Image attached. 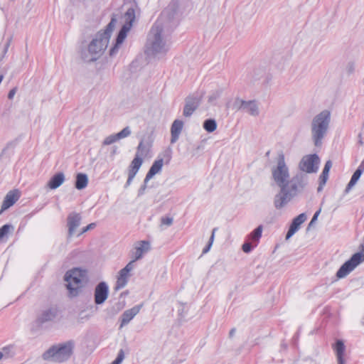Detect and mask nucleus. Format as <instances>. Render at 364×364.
I'll return each mask as SVG.
<instances>
[{"label":"nucleus","instance_id":"38","mask_svg":"<svg viewBox=\"0 0 364 364\" xmlns=\"http://www.w3.org/2000/svg\"><path fill=\"white\" fill-rule=\"evenodd\" d=\"M16 92V87L13 88L9 92L8 97L9 99L11 100L14 97L15 94Z\"/></svg>","mask_w":364,"mask_h":364},{"label":"nucleus","instance_id":"33","mask_svg":"<svg viewBox=\"0 0 364 364\" xmlns=\"http://www.w3.org/2000/svg\"><path fill=\"white\" fill-rule=\"evenodd\" d=\"M124 358V353L123 350H120L118 353L117 358L111 364H120Z\"/></svg>","mask_w":364,"mask_h":364},{"label":"nucleus","instance_id":"37","mask_svg":"<svg viewBox=\"0 0 364 364\" xmlns=\"http://www.w3.org/2000/svg\"><path fill=\"white\" fill-rule=\"evenodd\" d=\"M95 226H96V224L94 223L89 224L87 226H86L85 228H83L82 233L85 232L86 231L94 228Z\"/></svg>","mask_w":364,"mask_h":364},{"label":"nucleus","instance_id":"40","mask_svg":"<svg viewBox=\"0 0 364 364\" xmlns=\"http://www.w3.org/2000/svg\"><path fill=\"white\" fill-rule=\"evenodd\" d=\"M336 276L338 279L341 278V267L337 271Z\"/></svg>","mask_w":364,"mask_h":364},{"label":"nucleus","instance_id":"31","mask_svg":"<svg viewBox=\"0 0 364 364\" xmlns=\"http://www.w3.org/2000/svg\"><path fill=\"white\" fill-rule=\"evenodd\" d=\"M118 140H119V138L117 136V134H112V135L108 136L107 137H106L105 139V140L103 141V144L104 145H109V144L114 143L115 141H117Z\"/></svg>","mask_w":364,"mask_h":364},{"label":"nucleus","instance_id":"3","mask_svg":"<svg viewBox=\"0 0 364 364\" xmlns=\"http://www.w3.org/2000/svg\"><path fill=\"white\" fill-rule=\"evenodd\" d=\"M272 174L274 182L280 187L281 191H285L289 186L290 175L283 153L278 155L277 164L272 168Z\"/></svg>","mask_w":364,"mask_h":364},{"label":"nucleus","instance_id":"25","mask_svg":"<svg viewBox=\"0 0 364 364\" xmlns=\"http://www.w3.org/2000/svg\"><path fill=\"white\" fill-rule=\"evenodd\" d=\"M247 111L252 115L257 114V106L254 102H245L242 103Z\"/></svg>","mask_w":364,"mask_h":364},{"label":"nucleus","instance_id":"20","mask_svg":"<svg viewBox=\"0 0 364 364\" xmlns=\"http://www.w3.org/2000/svg\"><path fill=\"white\" fill-rule=\"evenodd\" d=\"M363 171L361 170V168H357L355 171L353 173L350 182L347 185L345 191L348 193L350 188L355 186V184L357 183V181L359 180L361 174L363 173Z\"/></svg>","mask_w":364,"mask_h":364},{"label":"nucleus","instance_id":"14","mask_svg":"<svg viewBox=\"0 0 364 364\" xmlns=\"http://www.w3.org/2000/svg\"><path fill=\"white\" fill-rule=\"evenodd\" d=\"M150 248L149 242L141 241L137 246L135 247L134 259L132 260L134 262L140 259L143 254L147 252Z\"/></svg>","mask_w":364,"mask_h":364},{"label":"nucleus","instance_id":"16","mask_svg":"<svg viewBox=\"0 0 364 364\" xmlns=\"http://www.w3.org/2000/svg\"><path fill=\"white\" fill-rule=\"evenodd\" d=\"M65 181V176L63 173H58L55 174L48 181V186L50 189H55L58 188Z\"/></svg>","mask_w":364,"mask_h":364},{"label":"nucleus","instance_id":"27","mask_svg":"<svg viewBox=\"0 0 364 364\" xmlns=\"http://www.w3.org/2000/svg\"><path fill=\"white\" fill-rule=\"evenodd\" d=\"M204 129L208 132H214L217 128V124L213 119H207L203 124Z\"/></svg>","mask_w":364,"mask_h":364},{"label":"nucleus","instance_id":"19","mask_svg":"<svg viewBox=\"0 0 364 364\" xmlns=\"http://www.w3.org/2000/svg\"><path fill=\"white\" fill-rule=\"evenodd\" d=\"M88 183V178L85 173H77L76 176L75 188L78 190L85 188Z\"/></svg>","mask_w":364,"mask_h":364},{"label":"nucleus","instance_id":"8","mask_svg":"<svg viewBox=\"0 0 364 364\" xmlns=\"http://www.w3.org/2000/svg\"><path fill=\"white\" fill-rule=\"evenodd\" d=\"M143 164V159L139 155V154H136L134 158L131 161L127 173H128V178H127V183L129 184L133 179L134 178L135 176L136 175L137 172L139 171L140 167Z\"/></svg>","mask_w":364,"mask_h":364},{"label":"nucleus","instance_id":"44","mask_svg":"<svg viewBox=\"0 0 364 364\" xmlns=\"http://www.w3.org/2000/svg\"><path fill=\"white\" fill-rule=\"evenodd\" d=\"M3 358V353L0 352V360Z\"/></svg>","mask_w":364,"mask_h":364},{"label":"nucleus","instance_id":"46","mask_svg":"<svg viewBox=\"0 0 364 364\" xmlns=\"http://www.w3.org/2000/svg\"><path fill=\"white\" fill-rule=\"evenodd\" d=\"M169 160H170V156L168 155L167 156V161L166 162H168Z\"/></svg>","mask_w":364,"mask_h":364},{"label":"nucleus","instance_id":"12","mask_svg":"<svg viewBox=\"0 0 364 364\" xmlns=\"http://www.w3.org/2000/svg\"><path fill=\"white\" fill-rule=\"evenodd\" d=\"M140 311V306H136L124 312L122 316V321L120 327H123L127 324Z\"/></svg>","mask_w":364,"mask_h":364},{"label":"nucleus","instance_id":"4","mask_svg":"<svg viewBox=\"0 0 364 364\" xmlns=\"http://www.w3.org/2000/svg\"><path fill=\"white\" fill-rule=\"evenodd\" d=\"M330 122V112L327 110L316 115L312 122V136L315 146H320Z\"/></svg>","mask_w":364,"mask_h":364},{"label":"nucleus","instance_id":"42","mask_svg":"<svg viewBox=\"0 0 364 364\" xmlns=\"http://www.w3.org/2000/svg\"><path fill=\"white\" fill-rule=\"evenodd\" d=\"M342 348H343V364H344V350H345V346L344 344L343 343V346H342Z\"/></svg>","mask_w":364,"mask_h":364},{"label":"nucleus","instance_id":"5","mask_svg":"<svg viewBox=\"0 0 364 364\" xmlns=\"http://www.w3.org/2000/svg\"><path fill=\"white\" fill-rule=\"evenodd\" d=\"M73 344L70 341L53 346L43 354V358L55 362H63L70 357L73 353Z\"/></svg>","mask_w":364,"mask_h":364},{"label":"nucleus","instance_id":"35","mask_svg":"<svg viewBox=\"0 0 364 364\" xmlns=\"http://www.w3.org/2000/svg\"><path fill=\"white\" fill-rule=\"evenodd\" d=\"M252 245L250 242H246L242 245V249L243 252L248 253L251 251Z\"/></svg>","mask_w":364,"mask_h":364},{"label":"nucleus","instance_id":"13","mask_svg":"<svg viewBox=\"0 0 364 364\" xmlns=\"http://www.w3.org/2000/svg\"><path fill=\"white\" fill-rule=\"evenodd\" d=\"M164 165V160L163 159H156L152 166H151L149 171L146 173L145 181H149L151 178H153L154 175L159 173L163 167Z\"/></svg>","mask_w":364,"mask_h":364},{"label":"nucleus","instance_id":"29","mask_svg":"<svg viewBox=\"0 0 364 364\" xmlns=\"http://www.w3.org/2000/svg\"><path fill=\"white\" fill-rule=\"evenodd\" d=\"M126 20L128 21V25L132 27V23L135 18V12L133 9H129L125 14Z\"/></svg>","mask_w":364,"mask_h":364},{"label":"nucleus","instance_id":"32","mask_svg":"<svg viewBox=\"0 0 364 364\" xmlns=\"http://www.w3.org/2000/svg\"><path fill=\"white\" fill-rule=\"evenodd\" d=\"M119 140L128 136L130 134V130L129 127L124 128L121 132L117 134Z\"/></svg>","mask_w":364,"mask_h":364},{"label":"nucleus","instance_id":"18","mask_svg":"<svg viewBox=\"0 0 364 364\" xmlns=\"http://www.w3.org/2000/svg\"><path fill=\"white\" fill-rule=\"evenodd\" d=\"M183 123L181 120H175L171 126V141L174 142L177 140L182 129H183Z\"/></svg>","mask_w":364,"mask_h":364},{"label":"nucleus","instance_id":"47","mask_svg":"<svg viewBox=\"0 0 364 364\" xmlns=\"http://www.w3.org/2000/svg\"><path fill=\"white\" fill-rule=\"evenodd\" d=\"M363 84L364 85V78L363 79Z\"/></svg>","mask_w":364,"mask_h":364},{"label":"nucleus","instance_id":"2","mask_svg":"<svg viewBox=\"0 0 364 364\" xmlns=\"http://www.w3.org/2000/svg\"><path fill=\"white\" fill-rule=\"evenodd\" d=\"M87 279L86 271L80 268H73L66 272L65 280L70 296H77Z\"/></svg>","mask_w":364,"mask_h":364},{"label":"nucleus","instance_id":"34","mask_svg":"<svg viewBox=\"0 0 364 364\" xmlns=\"http://www.w3.org/2000/svg\"><path fill=\"white\" fill-rule=\"evenodd\" d=\"M215 229H214L213 230V232H212V235L210 238V241L208 242V245H207V247L203 250V253H206L209 251L212 244H213V240H214V236H215Z\"/></svg>","mask_w":364,"mask_h":364},{"label":"nucleus","instance_id":"6","mask_svg":"<svg viewBox=\"0 0 364 364\" xmlns=\"http://www.w3.org/2000/svg\"><path fill=\"white\" fill-rule=\"evenodd\" d=\"M320 160L316 154L304 156L299 163V168L306 173L316 172L318 168Z\"/></svg>","mask_w":364,"mask_h":364},{"label":"nucleus","instance_id":"1","mask_svg":"<svg viewBox=\"0 0 364 364\" xmlns=\"http://www.w3.org/2000/svg\"><path fill=\"white\" fill-rule=\"evenodd\" d=\"M115 19L112 18L103 32L99 33L88 46L91 60H97L106 50L109 41L111 33L114 26Z\"/></svg>","mask_w":364,"mask_h":364},{"label":"nucleus","instance_id":"15","mask_svg":"<svg viewBox=\"0 0 364 364\" xmlns=\"http://www.w3.org/2000/svg\"><path fill=\"white\" fill-rule=\"evenodd\" d=\"M129 29H130V26L124 25V26H122V28L120 30V31H119V33L118 34V36L117 38V42H116L115 46L110 50V55H111L114 54L116 50L117 49V47L121 43H122V42L124 41V40L125 39V38L127 36V32L129 31Z\"/></svg>","mask_w":364,"mask_h":364},{"label":"nucleus","instance_id":"17","mask_svg":"<svg viewBox=\"0 0 364 364\" xmlns=\"http://www.w3.org/2000/svg\"><path fill=\"white\" fill-rule=\"evenodd\" d=\"M331 166H332L331 161H328L326 163L325 166H324L323 171L319 178L320 184H319V187L318 188V191H321L323 188V186L326 184V181L328 180V173H329V171H330Z\"/></svg>","mask_w":364,"mask_h":364},{"label":"nucleus","instance_id":"26","mask_svg":"<svg viewBox=\"0 0 364 364\" xmlns=\"http://www.w3.org/2000/svg\"><path fill=\"white\" fill-rule=\"evenodd\" d=\"M262 227L260 225L258 228H257L250 235H249V240H252V242H255L256 243L259 241L262 236Z\"/></svg>","mask_w":364,"mask_h":364},{"label":"nucleus","instance_id":"22","mask_svg":"<svg viewBox=\"0 0 364 364\" xmlns=\"http://www.w3.org/2000/svg\"><path fill=\"white\" fill-rule=\"evenodd\" d=\"M80 218L78 215H75L69 217L68 218V226L70 233L72 234L76 228L80 225Z\"/></svg>","mask_w":364,"mask_h":364},{"label":"nucleus","instance_id":"23","mask_svg":"<svg viewBox=\"0 0 364 364\" xmlns=\"http://www.w3.org/2000/svg\"><path fill=\"white\" fill-rule=\"evenodd\" d=\"M198 102H188L183 109V115L185 117L191 116L197 108Z\"/></svg>","mask_w":364,"mask_h":364},{"label":"nucleus","instance_id":"11","mask_svg":"<svg viewBox=\"0 0 364 364\" xmlns=\"http://www.w3.org/2000/svg\"><path fill=\"white\" fill-rule=\"evenodd\" d=\"M306 219V215L301 213L293 220L286 235L287 240L289 239L299 229L300 225L305 222Z\"/></svg>","mask_w":364,"mask_h":364},{"label":"nucleus","instance_id":"30","mask_svg":"<svg viewBox=\"0 0 364 364\" xmlns=\"http://www.w3.org/2000/svg\"><path fill=\"white\" fill-rule=\"evenodd\" d=\"M335 350L336 352L338 364H341V341H337L335 346Z\"/></svg>","mask_w":364,"mask_h":364},{"label":"nucleus","instance_id":"41","mask_svg":"<svg viewBox=\"0 0 364 364\" xmlns=\"http://www.w3.org/2000/svg\"><path fill=\"white\" fill-rule=\"evenodd\" d=\"M358 168H361V170L364 171V159L362 161L361 164H360V166H358Z\"/></svg>","mask_w":364,"mask_h":364},{"label":"nucleus","instance_id":"28","mask_svg":"<svg viewBox=\"0 0 364 364\" xmlns=\"http://www.w3.org/2000/svg\"><path fill=\"white\" fill-rule=\"evenodd\" d=\"M355 70V60L348 61L345 67V71L348 76L351 75Z\"/></svg>","mask_w":364,"mask_h":364},{"label":"nucleus","instance_id":"9","mask_svg":"<svg viewBox=\"0 0 364 364\" xmlns=\"http://www.w3.org/2000/svg\"><path fill=\"white\" fill-rule=\"evenodd\" d=\"M21 193L18 190L10 191L4 198L1 205V213L11 207L20 198Z\"/></svg>","mask_w":364,"mask_h":364},{"label":"nucleus","instance_id":"39","mask_svg":"<svg viewBox=\"0 0 364 364\" xmlns=\"http://www.w3.org/2000/svg\"><path fill=\"white\" fill-rule=\"evenodd\" d=\"M321 213V209H319L318 210H317L314 215L313 216V218L311 219V221L310 223V225H311L312 223H314L316 220H317V218L318 217L319 214Z\"/></svg>","mask_w":364,"mask_h":364},{"label":"nucleus","instance_id":"10","mask_svg":"<svg viewBox=\"0 0 364 364\" xmlns=\"http://www.w3.org/2000/svg\"><path fill=\"white\" fill-rule=\"evenodd\" d=\"M108 288L105 283H100L95 288V301L97 304L103 303L107 298Z\"/></svg>","mask_w":364,"mask_h":364},{"label":"nucleus","instance_id":"24","mask_svg":"<svg viewBox=\"0 0 364 364\" xmlns=\"http://www.w3.org/2000/svg\"><path fill=\"white\" fill-rule=\"evenodd\" d=\"M13 230L14 227L9 224H6L0 228V242H1L4 237H6Z\"/></svg>","mask_w":364,"mask_h":364},{"label":"nucleus","instance_id":"45","mask_svg":"<svg viewBox=\"0 0 364 364\" xmlns=\"http://www.w3.org/2000/svg\"><path fill=\"white\" fill-rule=\"evenodd\" d=\"M141 143L139 144V146H138V150L141 149Z\"/></svg>","mask_w":364,"mask_h":364},{"label":"nucleus","instance_id":"36","mask_svg":"<svg viewBox=\"0 0 364 364\" xmlns=\"http://www.w3.org/2000/svg\"><path fill=\"white\" fill-rule=\"evenodd\" d=\"M173 220L171 218L166 217L161 219V223L165 225H170L172 224Z\"/></svg>","mask_w":364,"mask_h":364},{"label":"nucleus","instance_id":"43","mask_svg":"<svg viewBox=\"0 0 364 364\" xmlns=\"http://www.w3.org/2000/svg\"><path fill=\"white\" fill-rule=\"evenodd\" d=\"M291 188V190L294 191H296V188H297V187H296V186L295 184L292 185Z\"/></svg>","mask_w":364,"mask_h":364},{"label":"nucleus","instance_id":"7","mask_svg":"<svg viewBox=\"0 0 364 364\" xmlns=\"http://www.w3.org/2000/svg\"><path fill=\"white\" fill-rule=\"evenodd\" d=\"M134 261L129 262L124 268L122 269L118 274L116 289H119L125 287L129 277V272L132 270Z\"/></svg>","mask_w":364,"mask_h":364},{"label":"nucleus","instance_id":"21","mask_svg":"<svg viewBox=\"0 0 364 364\" xmlns=\"http://www.w3.org/2000/svg\"><path fill=\"white\" fill-rule=\"evenodd\" d=\"M283 195L277 196L274 200V205L277 208H282L287 203L288 191L287 188H286L285 191H282Z\"/></svg>","mask_w":364,"mask_h":364}]
</instances>
